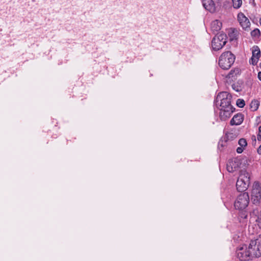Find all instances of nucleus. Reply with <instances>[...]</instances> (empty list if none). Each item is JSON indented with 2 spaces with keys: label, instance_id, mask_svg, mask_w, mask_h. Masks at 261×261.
Returning a JSON list of instances; mask_svg holds the SVG:
<instances>
[{
  "label": "nucleus",
  "instance_id": "24",
  "mask_svg": "<svg viewBox=\"0 0 261 261\" xmlns=\"http://www.w3.org/2000/svg\"><path fill=\"white\" fill-rule=\"evenodd\" d=\"M256 222L259 228H261V211L257 216V218L256 220Z\"/></svg>",
  "mask_w": 261,
  "mask_h": 261
},
{
  "label": "nucleus",
  "instance_id": "2",
  "mask_svg": "<svg viewBox=\"0 0 261 261\" xmlns=\"http://www.w3.org/2000/svg\"><path fill=\"white\" fill-rule=\"evenodd\" d=\"M250 184V176L248 172L242 170L236 183L238 191H245L247 189Z\"/></svg>",
  "mask_w": 261,
  "mask_h": 261
},
{
  "label": "nucleus",
  "instance_id": "3",
  "mask_svg": "<svg viewBox=\"0 0 261 261\" xmlns=\"http://www.w3.org/2000/svg\"><path fill=\"white\" fill-rule=\"evenodd\" d=\"M248 249L252 256L257 257L261 256V235H259L256 239L251 241Z\"/></svg>",
  "mask_w": 261,
  "mask_h": 261
},
{
  "label": "nucleus",
  "instance_id": "17",
  "mask_svg": "<svg viewBox=\"0 0 261 261\" xmlns=\"http://www.w3.org/2000/svg\"><path fill=\"white\" fill-rule=\"evenodd\" d=\"M259 105V102L257 100H253L250 103V106L251 110L253 111H255L257 110L258 108V106Z\"/></svg>",
  "mask_w": 261,
  "mask_h": 261
},
{
  "label": "nucleus",
  "instance_id": "16",
  "mask_svg": "<svg viewBox=\"0 0 261 261\" xmlns=\"http://www.w3.org/2000/svg\"><path fill=\"white\" fill-rule=\"evenodd\" d=\"M243 83L242 81H238L236 83H233L232 85V88L237 92L241 91L243 88Z\"/></svg>",
  "mask_w": 261,
  "mask_h": 261
},
{
  "label": "nucleus",
  "instance_id": "9",
  "mask_svg": "<svg viewBox=\"0 0 261 261\" xmlns=\"http://www.w3.org/2000/svg\"><path fill=\"white\" fill-rule=\"evenodd\" d=\"M233 112V108L227 107L226 108H220L219 117L222 121H225L228 119L232 112Z\"/></svg>",
  "mask_w": 261,
  "mask_h": 261
},
{
  "label": "nucleus",
  "instance_id": "27",
  "mask_svg": "<svg viewBox=\"0 0 261 261\" xmlns=\"http://www.w3.org/2000/svg\"><path fill=\"white\" fill-rule=\"evenodd\" d=\"M257 139L258 141H261V126L258 127V133L257 135Z\"/></svg>",
  "mask_w": 261,
  "mask_h": 261
},
{
  "label": "nucleus",
  "instance_id": "23",
  "mask_svg": "<svg viewBox=\"0 0 261 261\" xmlns=\"http://www.w3.org/2000/svg\"><path fill=\"white\" fill-rule=\"evenodd\" d=\"M238 143L241 147H242L243 148H245L247 145L246 140L244 138L240 139Z\"/></svg>",
  "mask_w": 261,
  "mask_h": 261
},
{
  "label": "nucleus",
  "instance_id": "4",
  "mask_svg": "<svg viewBox=\"0 0 261 261\" xmlns=\"http://www.w3.org/2000/svg\"><path fill=\"white\" fill-rule=\"evenodd\" d=\"M231 95L227 92H222L219 93L216 97V102H220L221 108H226L229 107L233 108L231 105Z\"/></svg>",
  "mask_w": 261,
  "mask_h": 261
},
{
  "label": "nucleus",
  "instance_id": "28",
  "mask_svg": "<svg viewBox=\"0 0 261 261\" xmlns=\"http://www.w3.org/2000/svg\"><path fill=\"white\" fill-rule=\"evenodd\" d=\"M244 148H243V147H241V146H240V147H238V148H237V152L238 153H242V152H243V150H244Z\"/></svg>",
  "mask_w": 261,
  "mask_h": 261
},
{
  "label": "nucleus",
  "instance_id": "18",
  "mask_svg": "<svg viewBox=\"0 0 261 261\" xmlns=\"http://www.w3.org/2000/svg\"><path fill=\"white\" fill-rule=\"evenodd\" d=\"M260 56V51L259 48L257 46H255L253 47L252 50V56L255 58H257L259 59V57Z\"/></svg>",
  "mask_w": 261,
  "mask_h": 261
},
{
  "label": "nucleus",
  "instance_id": "15",
  "mask_svg": "<svg viewBox=\"0 0 261 261\" xmlns=\"http://www.w3.org/2000/svg\"><path fill=\"white\" fill-rule=\"evenodd\" d=\"M238 31L235 29L230 28L228 30V34L231 40L236 39L238 36Z\"/></svg>",
  "mask_w": 261,
  "mask_h": 261
},
{
  "label": "nucleus",
  "instance_id": "11",
  "mask_svg": "<svg viewBox=\"0 0 261 261\" xmlns=\"http://www.w3.org/2000/svg\"><path fill=\"white\" fill-rule=\"evenodd\" d=\"M203 7L210 12H214L216 10L215 4L213 0H201Z\"/></svg>",
  "mask_w": 261,
  "mask_h": 261
},
{
  "label": "nucleus",
  "instance_id": "14",
  "mask_svg": "<svg viewBox=\"0 0 261 261\" xmlns=\"http://www.w3.org/2000/svg\"><path fill=\"white\" fill-rule=\"evenodd\" d=\"M251 196H261V187L258 182L253 185Z\"/></svg>",
  "mask_w": 261,
  "mask_h": 261
},
{
  "label": "nucleus",
  "instance_id": "30",
  "mask_svg": "<svg viewBox=\"0 0 261 261\" xmlns=\"http://www.w3.org/2000/svg\"><path fill=\"white\" fill-rule=\"evenodd\" d=\"M258 77L259 80L261 81V72H259L258 73Z\"/></svg>",
  "mask_w": 261,
  "mask_h": 261
},
{
  "label": "nucleus",
  "instance_id": "12",
  "mask_svg": "<svg viewBox=\"0 0 261 261\" xmlns=\"http://www.w3.org/2000/svg\"><path fill=\"white\" fill-rule=\"evenodd\" d=\"M244 117L242 114H236L233 118L230 120V124L231 125H240L243 121Z\"/></svg>",
  "mask_w": 261,
  "mask_h": 261
},
{
  "label": "nucleus",
  "instance_id": "26",
  "mask_svg": "<svg viewBox=\"0 0 261 261\" xmlns=\"http://www.w3.org/2000/svg\"><path fill=\"white\" fill-rule=\"evenodd\" d=\"M259 30L258 29H255L253 31L251 32L252 36H257L259 34Z\"/></svg>",
  "mask_w": 261,
  "mask_h": 261
},
{
  "label": "nucleus",
  "instance_id": "19",
  "mask_svg": "<svg viewBox=\"0 0 261 261\" xmlns=\"http://www.w3.org/2000/svg\"><path fill=\"white\" fill-rule=\"evenodd\" d=\"M239 73H240L239 69H238V68L230 70V71L228 74L227 77L228 78H231V77L235 76L237 74H239Z\"/></svg>",
  "mask_w": 261,
  "mask_h": 261
},
{
  "label": "nucleus",
  "instance_id": "29",
  "mask_svg": "<svg viewBox=\"0 0 261 261\" xmlns=\"http://www.w3.org/2000/svg\"><path fill=\"white\" fill-rule=\"evenodd\" d=\"M257 152L259 153V154H261V145H260V146L258 147V148L257 149Z\"/></svg>",
  "mask_w": 261,
  "mask_h": 261
},
{
  "label": "nucleus",
  "instance_id": "5",
  "mask_svg": "<svg viewBox=\"0 0 261 261\" xmlns=\"http://www.w3.org/2000/svg\"><path fill=\"white\" fill-rule=\"evenodd\" d=\"M226 35L224 34L220 33L213 38L212 41V47L214 50H219L226 44Z\"/></svg>",
  "mask_w": 261,
  "mask_h": 261
},
{
  "label": "nucleus",
  "instance_id": "31",
  "mask_svg": "<svg viewBox=\"0 0 261 261\" xmlns=\"http://www.w3.org/2000/svg\"><path fill=\"white\" fill-rule=\"evenodd\" d=\"M253 214H256V211H255V210H254V211H253Z\"/></svg>",
  "mask_w": 261,
  "mask_h": 261
},
{
  "label": "nucleus",
  "instance_id": "21",
  "mask_svg": "<svg viewBox=\"0 0 261 261\" xmlns=\"http://www.w3.org/2000/svg\"><path fill=\"white\" fill-rule=\"evenodd\" d=\"M233 3V6L234 8H239L242 4V0H232Z\"/></svg>",
  "mask_w": 261,
  "mask_h": 261
},
{
  "label": "nucleus",
  "instance_id": "7",
  "mask_svg": "<svg viewBox=\"0 0 261 261\" xmlns=\"http://www.w3.org/2000/svg\"><path fill=\"white\" fill-rule=\"evenodd\" d=\"M237 256L240 260L246 261L249 260L252 255L248 247L244 245L237 250Z\"/></svg>",
  "mask_w": 261,
  "mask_h": 261
},
{
  "label": "nucleus",
  "instance_id": "20",
  "mask_svg": "<svg viewBox=\"0 0 261 261\" xmlns=\"http://www.w3.org/2000/svg\"><path fill=\"white\" fill-rule=\"evenodd\" d=\"M261 196H251V200L253 204H258L259 203Z\"/></svg>",
  "mask_w": 261,
  "mask_h": 261
},
{
  "label": "nucleus",
  "instance_id": "10",
  "mask_svg": "<svg viewBox=\"0 0 261 261\" xmlns=\"http://www.w3.org/2000/svg\"><path fill=\"white\" fill-rule=\"evenodd\" d=\"M240 162L238 159L229 160L227 164V170L229 172H233L239 167Z\"/></svg>",
  "mask_w": 261,
  "mask_h": 261
},
{
  "label": "nucleus",
  "instance_id": "8",
  "mask_svg": "<svg viewBox=\"0 0 261 261\" xmlns=\"http://www.w3.org/2000/svg\"><path fill=\"white\" fill-rule=\"evenodd\" d=\"M238 19L243 29L247 30L250 28V22L249 20L244 14L242 13H239L238 15Z\"/></svg>",
  "mask_w": 261,
  "mask_h": 261
},
{
  "label": "nucleus",
  "instance_id": "22",
  "mask_svg": "<svg viewBox=\"0 0 261 261\" xmlns=\"http://www.w3.org/2000/svg\"><path fill=\"white\" fill-rule=\"evenodd\" d=\"M236 104L238 107L241 108H243L245 105V101L242 99H238L237 100Z\"/></svg>",
  "mask_w": 261,
  "mask_h": 261
},
{
  "label": "nucleus",
  "instance_id": "25",
  "mask_svg": "<svg viewBox=\"0 0 261 261\" xmlns=\"http://www.w3.org/2000/svg\"><path fill=\"white\" fill-rule=\"evenodd\" d=\"M258 60V59H257V58L252 57L250 60V63L252 65H255L257 64Z\"/></svg>",
  "mask_w": 261,
  "mask_h": 261
},
{
  "label": "nucleus",
  "instance_id": "6",
  "mask_svg": "<svg viewBox=\"0 0 261 261\" xmlns=\"http://www.w3.org/2000/svg\"><path fill=\"white\" fill-rule=\"evenodd\" d=\"M249 202V197L247 193L240 194L235 201L234 205L236 209L242 210L247 207Z\"/></svg>",
  "mask_w": 261,
  "mask_h": 261
},
{
  "label": "nucleus",
  "instance_id": "13",
  "mask_svg": "<svg viewBox=\"0 0 261 261\" xmlns=\"http://www.w3.org/2000/svg\"><path fill=\"white\" fill-rule=\"evenodd\" d=\"M221 27L222 23L218 20L213 21L211 24V30L214 32H217L221 30Z\"/></svg>",
  "mask_w": 261,
  "mask_h": 261
},
{
  "label": "nucleus",
  "instance_id": "1",
  "mask_svg": "<svg viewBox=\"0 0 261 261\" xmlns=\"http://www.w3.org/2000/svg\"><path fill=\"white\" fill-rule=\"evenodd\" d=\"M234 60L235 57L230 51H225L220 56L219 65L222 69L227 70L233 64Z\"/></svg>",
  "mask_w": 261,
  "mask_h": 261
}]
</instances>
